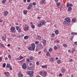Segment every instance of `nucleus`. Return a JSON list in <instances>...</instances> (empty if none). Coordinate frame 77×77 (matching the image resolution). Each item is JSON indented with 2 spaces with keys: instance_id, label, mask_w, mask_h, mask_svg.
I'll list each match as a JSON object with an SVG mask.
<instances>
[{
  "instance_id": "nucleus-30",
  "label": "nucleus",
  "mask_w": 77,
  "mask_h": 77,
  "mask_svg": "<svg viewBox=\"0 0 77 77\" xmlns=\"http://www.w3.org/2000/svg\"><path fill=\"white\" fill-rule=\"evenodd\" d=\"M9 72H7V73H6V75L7 77H8V76H9Z\"/></svg>"
},
{
  "instance_id": "nucleus-33",
  "label": "nucleus",
  "mask_w": 77,
  "mask_h": 77,
  "mask_svg": "<svg viewBox=\"0 0 77 77\" xmlns=\"http://www.w3.org/2000/svg\"><path fill=\"white\" fill-rule=\"evenodd\" d=\"M71 35H75V34H77V32H72L71 33Z\"/></svg>"
},
{
  "instance_id": "nucleus-34",
  "label": "nucleus",
  "mask_w": 77,
  "mask_h": 77,
  "mask_svg": "<svg viewBox=\"0 0 77 77\" xmlns=\"http://www.w3.org/2000/svg\"><path fill=\"white\" fill-rule=\"evenodd\" d=\"M47 72H44L43 74L44 76H46V75H47Z\"/></svg>"
},
{
  "instance_id": "nucleus-31",
  "label": "nucleus",
  "mask_w": 77,
  "mask_h": 77,
  "mask_svg": "<svg viewBox=\"0 0 77 77\" xmlns=\"http://www.w3.org/2000/svg\"><path fill=\"white\" fill-rule=\"evenodd\" d=\"M38 40H41V37L40 36H38Z\"/></svg>"
},
{
  "instance_id": "nucleus-64",
  "label": "nucleus",
  "mask_w": 77,
  "mask_h": 77,
  "mask_svg": "<svg viewBox=\"0 0 77 77\" xmlns=\"http://www.w3.org/2000/svg\"><path fill=\"white\" fill-rule=\"evenodd\" d=\"M36 10L37 11H39V9H38V8H36Z\"/></svg>"
},
{
  "instance_id": "nucleus-27",
  "label": "nucleus",
  "mask_w": 77,
  "mask_h": 77,
  "mask_svg": "<svg viewBox=\"0 0 77 77\" xmlns=\"http://www.w3.org/2000/svg\"><path fill=\"white\" fill-rule=\"evenodd\" d=\"M61 62L62 61H61V60H59L57 61V63L58 64H60Z\"/></svg>"
},
{
  "instance_id": "nucleus-44",
  "label": "nucleus",
  "mask_w": 77,
  "mask_h": 77,
  "mask_svg": "<svg viewBox=\"0 0 77 77\" xmlns=\"http://www.w3.org/2000/svg\"><path fill=\"white\" fill-rule=\"evenodd\" d=\"M3 66L4 68H5V66H6V64L5 63L3 64Z\"/></svg>"
},
{
  "instance_id": "nucleus-50",
  "label": "nucleus",
  "mask_w": 77,
  "mask_h": 77,
  "mask_svg": "<svg viewBox=\"0 0 77 77\" xmlns=\"http://www.w3.org/2000/svg\"><path fill=\"white\" fill-rule=\"evenodd\" d=\"M2 57H0V61H2Z\"/></svg>"
},
{
  "instance_id": "nucleus-47",
  "label": "nucleus",
  "mask_w": 77,
  "mask_h": 77,
  "mask_svg": "<svg viewBox=\"0 0 77 77\" xmlns=\"http://www.w3.org/2000/svg\"><path fill=\"white\" fill-rule=\"evenodd\" d=\"M36 3L35 2H33L32 3V5H33V6H35L36 5Z\"/></svg>"
},
{
  "instance_id": "nucleus-41",
  "label": "nucleus",
  "mask_w": 77,
  "mask_h": 77,
  "mask_svg": "<svg viewBox=\"0 0 77 77\" xmlns=\"http://www.w3.org/2000/svg\"><path fill=\"white\" fill-rule=\"evenodd\" d=\"M57 6H60V3H57Z\"/></svg>"
},
{
  "instance_id": "nucleus-22",
  "label": "nucleus",
  "mask_w": 77,
  "mask_h": 77,
  "mask_svg": "<svg viewBox=\"0 0 77 77\" xmlns=\"http://www.w3.org/2000/svg\"><path fill=\"white\" fill-rule=\"evenodd\" d=\"M29 38V36L27 35H26L24 37V39H27Z\"/></svg>"
},
{
  "instance_id": "nucleus-52",
  "label": "nucleus",
  "mask_w": 77,
  "mask_h": 77,
  "mask_svg": "<svg viewBox=\"0 0 77 77\" xmlns=\"http://www.w3.org/2000/svg\"><path fill=\"white\" fill-rule=\"evenodd\" d=\"M74 44H75V45H77V42H74Z\"/></svg>"
},
{
  "instance_id": "nucleus-32",
  "label": "nucleus",
  "mask_w": 77,
  "mask_h": 77,
  "mask_svg": "<svg viewBox=\"0 0 77 77\" xmlns=\"http://www.w3.org/2000/svg\"><path fill=\"white\" fill-rule=\"evenodd\" d=\"M27 11H25V10H24L23 11V13H24V14H25V15H26V14H27Z\"/></svg>"
},
{
  "instance_id": "nucleus-8",
  "label": "nucleus",
  "mask_w": 77,
  "mask_h": 77,
  "mask_svg": "<svg viewBox=\"0 0 77 77\" xmlns=\"http://www.w3.org/2000/svg\"><path fill=\"white\" fill-rule=\"evenodd\" d=\"M6 39V36L5 34H3V36L2 38V39L3 41H5Z\"/></svg>"
},
{
  "instance_id": "nucleus-23",
  "label": "nucleus",
  "mask_w": 77,
  "mask_h": 77,
  "mask_svg": "<svg viewBox=\"0 0 77 77\" xmlns=\"http://www.w3.org/2000/svg\"><path fill=\"white\" fill-rule=\"evenodd\" d=\"M28 50H31V51H32V48L31 46H30L28 48Z\"/></svg>"
},
{
  "instance_id": "nucleus-57",
  "label": "nucleus",
  "mask_w": 77,
  "mask_h": 77,
  "mask_svg": "<svg viewBox=\"0 0 77 77\" xmlns=\"http://www.w3.org/2000/svg\"><path fill=\"white\" fill-rule=\"evenodd\" d=\"M2 22H3V20H0V23H2Z\"/></svg>"
},
{
  "instance_id": "nucleus-28",
  "label": "nucleus",
  "mask_w": 77,
  "mask_h": 77,
  "mask_svg": "<svg viewBox=\"0 0 77 77\" xmlns=\"http://www.w3.org/2000/svg\"><path fill=\"white\" fill-rule=\"evenodd\" d=\"M47 65L42 66V68H47Z\"/></svg>"
},
{
  "instance_id": "nucleus-13",
  "label": "nucleus",
  "mask_w": 77,
  "mask_h": 77,
  "mask_svg": "<svg viewBox=\"0 0 77 77\" xmlns=\"http://www.w3.org/2000/svg\"><path fill=\"white\" fill-rule=\"evenodd\" d=\"M18 77H23V75L21 74V73L20 72H19L18 74Z\"/></svg>"
},
{
  "instance_id": "nucleus-12",
  "label": "nucleus",
  "mask_w": 77,
  "mask_h": 77,
  "mask_svg": "<svg viewBox=\"0 0 77 77\" xmlns=\"http://www.w3.org/2000/svg\"><path fill=\"white\" fill-rule=\"evenodd\" d=\"M33 7V4L32 3H30L29 5L28 6V9H30L31 8H32Z\"/></svg>"
},
{
  "instance_id": "nucleus-61",
  "label": "nucleus",
  "mask_w": 77,
  "mask_h": 77,
  "mask_svg": "<svg viewBox=\"0 0 77 77\" xmlns=\"http://www.w3.org/2000/svg\"><path fill=\"white\" fill-rule=\"evenodd\" d=\"M23 2L26 3V0H23Z\"/></svg>"
},
{
  "instance_id": "nucleus-58",
  "label": "nucleus",
  "mask_w": 77,
  "mask_h": 77,
  "mask_svg": "<svg viewBox=\"0 0 77 77\" xmlns=\"http://www.w3.org/2000/svg\"><path fill=\"white\" fill-rule=\"evenodd\" d=\"M0 44L1 45L2 47L3 45V44L0 43Z\"/></svg>"
},
{
  "instance_id": "nucleus-18",
  "label": "nucleus",
  "mask_w": 77,
  "mask_h": 77,
  "mask_svg": "<svg viewBox=\"0 0 77 77\" xmlns=\"http://www.w3.org/2000/svg\"><path fill=\"white\" fill-rule=\"evenodd\" d=\"M46 55L47 56H50V52L48 51H47L46 52Z\"/></svg>"
},
{
  "instance_id": "nucleus-37",
  "label": "nucleus",
  "mask_w": 77,
  "mask_h": 77,
  "mask_svg": "<svg viewBox=\"0 0 77 77\" xmlns=\"http://www.w3.org/2000/svg\"><path fill=\"white\" fill-rule=\"evenodd\" d=\"M63 46L64 47H67L68 46V45L66 44H63Z\"/></svg>"
},
{
  "instance_id": "nucleus-39",
  "label": "nucleus",
  "mask_w": 77,
  "mask_h": 77,
  "mask_svg": "<svg viewBox=\"0 0 77 77\" xmlns=\"http://www.w3.org/2000/svg\"><path fill=\"white\" fill-rule=\"evenodd\" d=\"M33 59V57L32 56H31L29 57V59L30 60H32Z\"/></svg>"
},
{
  "instance_id": "nucleus-60",
  "label": "nucleus",
  "mask_w": 77,
  "mask_h": 77,
  "mask_svg": "<svg viewBox=\"0 0 77 77\" xmlns=\"http://www.w3.org/2000/svg\"><path fill=\"white\" fill-rule=\"evenodd\" d=\"M10 45H10V44H8V45L7 46L8 47H9V46H10Z\"/></svg>"
},
{
  "instance_id": "nucleus-62",
  "label": "nucleus",
  "mask_w": 77,
  "mask_h": 77,
  "mask_svg": "<svg viewBox=\"0 0 77 77\" xmlns=\"http://www.w3.org/2000/svg\"><path fill=\"white\" fill-rule=\"evenodd\" d=\"M70 51H71V50H69L68 51V52H69V53H70Z\"/></svg>"
},
{
  "instance_id": "nucleus-49",
  "label": "nucleus",
  "mask_w": 77,
  "mask_h": 77,
  "mask_svg": "<svg viewBox=\"0 0 77 77\" xmlns=\"http://www.w3.org/2000/svg\"><path fill=\"white\" fill-rule=\"evenodd\" d=\"M36 64L37 65H39V62H37L36 63Z\"/></svg>"
},
{
  "instance_id": "nucleus-53",
  "label": "nucleus",
  "mask_w": 77,
  "mask_h": 77,
  "mask_svg": "<svg viewBox=\"0 0 77 77\" xmlns=\"http://www.w3.org/2000/svg\"><path fill=\"white\" fill-rule=\"evenodd\" d=\"M54 35H55L54 33H52V36H54Z\"/></svg>"
},
{
  "instance_id": "nucleus-48",
  "label": "nucleus",
  "mask_w": 77,
  "mask_h": 77,
  "mask_svg": "<svg viewBox=\"0 0 77 77\" xmlns=\"http://www.w3.org/2000/svg\"><path fill=\"white\" fill-rule=\"evenodd\" d=\"M8 58L9 59H11V55H9L8 56Z\"/></svg>"
},
{
  "instance_id": "nucleus-63",
  "label": "nucleus",
  "mask_w": 77,
  "mask_h": 77,
  "mask_svg": "<svg viewBox=\"0 0 77 77\" xmlns=\"http://www.w3.org/2000/svg\"><path fill=\"white\" fill-rule=\"evenodd\" d=\"M36 77H41L39 75H38L36 76Z\"/></svg>"
},
{
  "instance_id": "nucleus-55",
  "label": "nucleus",
  "mask_w": 77,
  "mask_h": 77,
  "mask_svg": "<svg viewBox=\"0 0 77 77\" xmlns=\"http://www.w3.org/2000/svg\"><path fill=\"white\" fill-rule=\"evenodd\" d=\"M62 74L61 73H60L59 76H62Z\"/></svg>"
},
{
  "instance_id": "nucleus-20",
  "label": "nucleus",
  "mask_w": 77,
  "mask_h": 77,
  "mask_svg": "<svg viewBox=\"0 0 77 77\" xmlns=\"http://www.w3.org/2000/svg\"><path fill=\"white\" fill-rule=\"evenodd\" d=\"M4 14L5 16H6L8 14V12L7 11H5L4 12Z\"/></svg>"
},
{
  "instance_id": "nucleus-40",
  "label": "nucleus",
  "mask_w": 77,
  "mask_h": 77,
  "mask_svg": "<svg viewBox=\"0 0 77 77\" xmlns=\"http://www.w3.org/2000/svg\"><path fill=\"white\" fill-rule=\"evenodd\" d=\"M43 72L41 71L39 72L40 75H42L43 74Z\"/></svg>"
},
{
  "instance_id": "nucleus-3",
  "label": "nucleus",
  "mask_w": 77,
  "mask_h": 77,
  "mask_svg": "<svg viewBox=\"0 0 77 77\" xmlns=\"http://www.w3.org/2000/svg\"><path fill=\"white\" fill-rule=\"evenodd\" d=\"M41 48H42V44L41 43L38 44L36 46V51H38V50H39V49H40Z\"/></svg>"
},
{
  "instance_id": "nucleus-4",
  "label": "nucleus",
  "mask_w": 77,
  "mask_h": 77,
  "mask_svg": "<svg viewBox=\"0 0 77 77\" xmlns=\"http://www.w3.org/2000/svg\"><path fill=\"white\" fill-rule=\"evenodd\" d=\"M27 74L29 75L30 77H33V72L28 71L27 72Z\"/></svg>"
},
{
  "instance_id": "nucleus-15",
  "label": "nucleus",
  "mask_w": 77,
  "mask_h": 77,
  "mask_svg": "<svg viewBox=\"0 0 77 77\" xmlns=\"http://www.w3.org/2000/svg\"><path fill=\"white\" fill-rule=\"evenodd\" d=\"M72 11V8L71 7H69L67 11L68 12H71Z\"/></svg>"
},
{
  "instance_id": "nucleus-38",
  "label": "nucleus",
  "mask_w": 77,
  "mask_h": 77,
  "mask_svg": "<svg viewBox=\"0 0 77 77\" xmlns=\"http://www.w3.org/2000/svg\"><path fill=\"white\" fill-rule=\"evenodd\" d=\"M35 43V44H39V42L38 41H36Z\"/></svg>"
},
{
  "instance_id": "nucleus-36",
  "label": "nucleus",
  "mask_w": 77,
  "mask_h": 77,
  "mask_svg": "<svg viewBox=\"0 0 77 77\" xmlns=\"http://www.w3.org/2000/svg\"><path fill=\"white\" fill-rule=\"evenodd\" d=\"M23 58H24V57H22L21 55H20V60H21V59H23Z\"/></svg>"
},
{
  "instance_id": "nucleus-11",
  "label": "nucleus",
  "mask_w": 77,
  "mask_h": 77,
  "mask_svg": "<svg viewBox=\"0 0 77 77\" xmlns=\"http://www.w3.org/2000/svg\"><path fill=\"white\" fill-rule=\"evenodd\" d=\"M30 65L31 66V68H33L34 67V65H33V62L32 61H31L30 62Z\"/></svg>"
},
{
  "instance_id": "nucleus-59",
  "label": "nucleus",
  "mask_w": 77,
  "mask_h": 77,
  "mask_svg": "<svg viewBox=\"0 0 77 77\" xmlns=\"http://www.w3.org/2000/svg\"><path fill=\"white\" fill-rule=\"evenodd\" d=\"M31 1V0H27V2H30Z\"/></svg>"
},
{
  "instance_id": "nucleus-14",
  "label": "nucleus",
  "mask_w": 77,
  "mask_h": 77,
  "mask_svg": "<svg viewBox=\"0 0 77 77\" xmlns=\"http://www.w3.org/2000/svg\"><path fill=\"white\" fill-rule=\"evenodd\" d=\"M69 6H70L72 7V4H69V3H67V7L68 8V7H69Z\"/></svg>"
},
{
  "instance_id": "nucleus-21",
  "label": "nucleus",
  "mask_w": 77,
  "mask_h": 77,
  "mask_svg": "<svg viewBox=\"0 0 77 77\" xmlns=\"http://www.w3.org/2000/svg\"><path fill=\"white\" fill-rule=\"evenodd\" d=\"M76 21V18H74L72 19V22H75Z\"/></svg>"
},
{
  "instance_id": "nucleus-5",
  "label": "nucleus",
  "mask_w": 77,
  "mask_h": 77,
  "mask_svg": "<svg viewBox=\"0 0 77 77\" xmlns=\"http://www.w3.org/2000/svg\"><path fill=\"white\" fill-rule=\"evenodd\" d=\"M15 28L13 26L11 27V32L15 33V32H16V30H15Z\"/></svg>"
},
{
  "instance_id": "nucleus-29",
  "label": "nucleus",
  "mask_w": 77,
  "mask_h": 77,
  "mask_svg": "<svg viewBox=\"0 0 77 77\" xmlns=\"http://www.w3.org/2000/svg\"><path fill=\"white\" fill-rule=\"evenodd\" d=\"M55 34H56V35H57V34H58V33H59V31H58V30H56L55 32Z\"/></svg>"
},
{
  "instance_id": "nucleus-45",
  "label": "nucleus",
  "mask_w": 77,
  "mask_h": 77,
  "mask_svg": "<svg viewBox=\"0 0 77 77\" xmlns=\"http://www.w3.org/2000/svg\"><path fill=\"white\" fill-rule=\"evenodd\" d=\"M26 62H29V61H30V59H29V58H28L26 60Z\"/></svg>"
},
{
  "instance_id": "nucleus-24",
  "label": "nucleus",
  "mask_w": 77,
  "mask_h": 77,
  "mask_svg": "<svg viewBox=\"0 0 77 77\" xmlns=\"http://www.w3.org/2000/svg\"><path fill=\"white\" fill-rule=\"evenodd\" d=\"M50 60L51 62H53V61H54V59L53 57H52L50 58Z\"/></svg>"
},
{
  "instance_id": "nucleus-46",
  "label": "nucleus",
  "mask_w": 77,
  "mask_h": 77,
  "mask_svg": "<svg viewBox=\"0 0 77 77\" xmlns=\"http://www.w3.org/2000/svg\"><path fill=\"white\" fill-rule=\"evenodd\" d=\"M68 62H72V59H70L69 61H68Z\"/></svg>"
},
{
  "instance_id": "nucleus-10",
  "label": "nucleus",
  "mask_w": 77,
  "mask_h": 77,
  "mask_svg": "<svg viewBox=\"0 0 77 77\" xmlns=\"http://www.w3.org/2000/svg\"><path fill=\"white\" fill-rule=\"evenodd\" d=\"M32 50L33 51L35 50V43H33L32 45Z\"/></svg>"
},
{
  "instance_id": "nucleus-6",
  "label": "nucleus",
  "mask_w": 77,
  "mask_h": 77,
  "mask_svg": "<svg viewBox=\"0 0 77 77\" xmlns=\"http://www.w3.org/2000/svg\"><path fill=\"white\" fill-rule=\"evenodd\" d=\"M23 30L25 31L29 30V26H27V25H26L25 27L23 28Z\"/></svg>"
},
{
  "instance_id": "nucleus-9",
  "label": "nucleus",
  "mask_w": 77,
  "mask_h": 77,
  "mask_svg": "<svg viewBox=\"0 0 77 77\" xmlns=\"http://www.w3.org/2000/svg\"><path fill=\"white\" fill-rule=\"evenodd\" d=\"M6 67L7 68H10L11 70H12V67L11 66V65L9 64H7Z\"/></svg>"
},
{
  "instance_id": "nucleus-51",
  "label": "nucleus",
  "mask_w": 77,
  "mask_h": 77,
  "mask_svg": "<svg viewBox=\"0 0 77 77\" xmlns=\"http://www.w3.org/2000/svg\"><path fill=\"white\" fill-rule=\"evenodd\" d=\"M21 32V29H19L18 30V32H19V33H20V32Z\"/></svg>"
},
{
  "instance_id": "nucleus-17",
  "label": "nucleus",
  "mask_w": 77,
  "mask_h": 77,
  "mask_svg": "<svg viewBox=\"0 0 77 77\" xmlns=\"http://www.w3.org/2000/svg\"><path fill=\"white\" fill-rule=\"evenodd\" d=\"M65 72V69L62 68L61 69V72L62 73H64Z\"/></svg>"
},
{
  "instance_id": "nucleus-35",
  "label": "nucleus",
  "mask_w": 77,
  "mask_h": 77,
  "mask_svg": "<svg viewBox=\"0 0 77 77\" xmlns=\"http://www.w3.org/2000/svg\"><path fill=\"white\" fill-rule=\"evenodd\" d=\"M54 50H57V46H55L54 47Z\"/></svg>"
},
{
  "instance_id": "nucleus-26",
  "label": "nucleus",
  "mask_w": 77,
  "mask_h": 77,
  "mask_svg": "<svg viewBox=\"0 0 77 77\" xmlns=\"http://www.w3.org/2000/svg\"><path fill=\"white\" fill-rule=\"evenodd\" d=\"M7 0H3L2 1V3H3V4H4V3H5Z\"/></svg>"
},
{
  "instance_id": "nucleus-54",
  "label": "nucleus",
  "mask_w": 77,
  "mask_h": 77,
  "mask_svg": "<svg viewBox=\"0 0 77 77\" xmlns=\"http://www.w3.org/2000/svg\"><path fill=\"white\" fill-rule=\"evenodd\" d=\"M56 42H57V43H59V40H57L56 41Z\"/></svg>"
},
{
  "instance_id": "nucleus-1",
  "label": "nucleus",
  "mask_w": 77,
  "mask_h": 77,
  "mask_svg": "<svg viewBox=\"0 0 77 77\" xmlns=\"http://www.w3.org/2000/svg\"><path fill=\"white\" fill-rule=\"evenodd\" d=\"M65 20L63 21V24H68L69 23L71 22V19L69 18H66L65 19Z\"/></svg>"
},
{
  "instance_id": "nucleus-43",
  "label": "nucleus",
  "mask_w": 77,
  "mask_h": 77,
  "mask_svg": "<svg viewBox=\"0 0 77 77\" xmlns=\"http://www.w3.org/2000/svg\"><path fill=\"white\" fill-rule=\"evenodd\" d=\"M35 26L33 25H31V27L32 29H34V28H35Z\"/></svg>"
},
{
  "instance_id": "nucleus-16",
  "label": "nucleus",
  "mask_w": 77,
  "mask_h": 77,
  "mask_svg": "<svg viewBox=\"0 0 77 77\" xmlns=\"http://www.w3.org/2000/svg\"><path fill=\"white\" fill-rule=\"evenodd\" d=\"M42 43L43 45H46V40H44L42 42Z\"/></svg>"
},
{
  "instance_id": "nucleus-19",
  "label": "nucleus",
  "mask_w": 77,
  "mask_h": 77,
  "mask_svg": "<svg viewBox=\"0 0 77 77\" xmlns=\"http://www.w3.org/2000/svg\"><path fill=\"white\" fill-rule=\"evenodd\" d=\"M45 2V0H42L40 2V4L41 5H42V4H44Z\"/></svg>"
},
{
  "instance_id": "nucleus-25",
  "label": "nucleus",
  "mask_w": 77,
  "mask_h": 77,
  "mask_svg": "<svg viewBox=\"0 0 77 77\" xmlns=\"http://www.w3.org/2000/svg\"><path fill=\"white\" fill-rule=\"evenodd\" d=\"M49 52H50V53H51V51H53V48H50L49 49Z\"/></svg>"
},
{
  "instance_id": "nucleus-7",
  "label": "nucleus",
  "mask_w": 77,
  "mask_h": 77,
  "mask_svg": "<svg viewBox=\"0 0 77 77\" xmlns=\"http://www.w3.org/2000/svg\"><path fill=\"white\" fill-rule=\"evenodd\" d=\"M22 68L23 69H26L27 68V65L26 64V63H24L22 65Z\"/></svg>"
},
{
  "instance_id": "nucleus-2",
  "label": "nucleus",
  "mask_w": 77,
  "mask_h": 77,
  "mask_svg": "<svg viewBox=\"0 0 77 77\" xmlns=\"http://www.w3.org/2000/svg\"><path fill=\"white\" fill-rule=\"evenodd\" d=\"M45 24V20H42L40 22V24H38V26L40 27H41V26H43V25H44Z\"/></svg>"
},
{
  "instance_id": "nucleus-56",
  "label": "nucleus",
  "mask_w": 77,
  "mask_h": 77,
  "mask_svg": "<svg viewBox=\"0 0 77 77\" xmlns=\"http://www.w3.org/2000/svg\"><path fill=\"white\" fill-rule=\"evenodd\" d=\"M8 59V57H6L5 58V60H7Z\"/></svg>"
},
{
  "instance_id": "nucleus-42",
  "label": "nucleus",
  "mask_w": 77,
  "mask_h": 77,
  "mask_svg": "<svg viewBox=\"0 0 77 77\" xmlns=\"http://www.w3.org/2000/svg\"><path fill=\"white\" fill-rule=\"evenodd\" d=\"M16 30H18V29H19V27H18V26H16Z\"/></svg>"
}]
</instances>
